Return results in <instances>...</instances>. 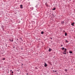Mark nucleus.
I'll return each mask as SVG.
<instances>
[{
	"mask_svg": "<svg viewBox=\"0 0 75 75\" xmlns=\"http://www.w3.org/2000/svg\"><path fill=\"white\" fill-rule=\"evenodd\" d=\"M27 75H28V74L27 73Z\"/></svg>",
	"mask_w": 75,
	"mask_h": 75,
	"instance_id": "aec40b11",
	"label": "nucleus"
},
{
	"mask_svg": "<svg viewBox=\"0 0 75 75\" xmlns=\"http://www.w3.org/2000/svg\"><path fill=\"white\" fill-rule=\"evenodd\" d=\"M75 24L74 23H71V25H72L73 26H74V24Z\"/></svg>",
	"mask_w": 75,
	"mask_h": 75,
	"instance_id": "f03ea898",
	"label": "nucleus"
},
{
	"mask_svg": "<svg viewBox=\"0 0 75 75\" xmlns=\"http://www.w3.org/2000/svg\"><path fill=\"white\" fill-rule=\"evenodd\" d=\"M44 66L45 67H47V64H45L44 65Z\"/></svg>",
	"mask_w": 75,
	"mask_h": 75,
	"instance_id": "39448f33",
	"label": "nucleus"
},
{
	"mask_svg": "<svg viewBox=\"0 0 75 75\" xmlns=\"http://www.w3.org/2000/svg\"><path fill=\"white\" fill-rule=\"evenodd\" d=\"M61 23L62 24H64V21H62V22Z\"/></svg>",
	"mask_w": 75,
	"mask_h": 75,
	"instance_id": "0eeeda50",
	"label": "nucleus"
},
{
	"mask_svg": "<svg viewBox=\"0 0 75 75\" xmlns=\"http://www.w3.org/2000/svg\"><path fill=\"white\" fill-rule=\"evenodd\" d=\"M63 46V45H61V47H62Z\"/></svg>",
	"mask_w": 75,
	"mask_h": 75,
	"instance_id": "dca6fc26",
	"label": "nucleus"
},
{
	"mask_svg": "<svg viewBox=\"0 0 75 75\" xmlns=\"http://www.w3.org/2000/svg\"><path fill=\"white\" fill-rule=\"evenodd\" d=\"M9 40L10 41H11L12 42H13V40H11V39H9Z\"/></svg>",
	"mask_w": 75,
	"mask_h": 75,
	"instance_id": "9d476101",
	"label": "nucleus"
},
{
	"mask_svg": "<svg viewBox=\"0 0 75 75\" xmlns=\"http://www.w3.org/2000/svg\"><path fill=\"white\" fill-rule=\"evenodd\" d=\"M51 51H52V49H51V48H49V52H50Z\"/></svg>",
	"mask_w": 75,
	"mask_h": 75,
	"instance_id": "7ed1b4c3",
	"label": "nucleus"
},
{
	"mask_svg": "<svg viewBox=\"0 0 75 75\" xmlns=\"http://www.w3.org/2000/svg\"><path fill=\"white\" fill-rule=\"evenodd\" d=\"M41 34H44V32H41Z\"/></svg>",
	"mask_w": 75,
	"mask_h": 75,
	"instance_id": "1a4fd4ad",
	"label": "nucleus"
},
{
	"mask_svg": "<svg viewBox=\"0 0 75 75\" xmlns=\"http://www.w3.org/2000/svg\"><path fill=\"white\" fill-rule=\"evenodd\" d=\"M65 36H67V33H65Z\"/></svg>",
	"mask_w": 75,
	"mask_h": 75,
	"instance_id": "423d86ee",
	"label": "nucleus"
},
{
	"mask_svg": "<svg viewBox=\"0 0 75 75\" xmlns=\"http://www.w3.org/2000/svg\"><path fill=\"white\" fill-rule=\"evenodd\" d=\"M5 59V58H3V60H4V59Z\"/></svg>",
	"mask_w": 75,
	"mask_h": 75,
	"instance_id": "2eb2a0df",
	"label": "nucleus"
},
{
	"mask_svg": "<svg viewBox=\"0 0 75 75\" xmlns=\"http://www.w3.org/2000/svg\"><path fill=\"white\" fill-rule=\"evenodd\" d=\"M10 71V72H11L12 71V70H11Z\"/></svg>",
	"mask_w": 75,
	"mask_h": 75,
	"instance_id": "6ab92c4d",
	"label": "nucleus"
},
{
	"mask_svg": "<svg viewBox=\"0 0 75 75\" xmlns=\"http://www.w3.org/2000/svg\"><path fill=\"white\" fill-rule=\"evenodd\" d=\"M65 50L63 52V54H66V51H67V49H65Z\"/></svg>",
	"mask_w": 75,
	"mask_h": 75,
	"instance_id": "f257e3e1",
	"label": "nucleus"
},
{
	"mask_svg": "<svg viewBox=\"0 0 75 75\" xmlns=\"http://www.w3.org/2000/svg\"><path fill=\"white\" fill-rule=\"evenodd\" d=\"M55 72H56V71H55Z\"/></svg>",
	"mask_w": 75,
	"mask_h": 75,
	"instance_id": "412c9836",
	"label": "nucleus"
},
{
	"mask_svg": "<svg viewBox=\"0 0 75 75\" xmlns=\"http://www.w3.org/2000/svg\"><path fill=\"white\" fill-rule=\"evenodd\" d=\"M12 74H13V72L12 71V72H11Z\"/></svg>",
	"mask_w": 75,
	"mask_h": 75,
	"instance_id": "a211bd4d",
	"label": "nucleus"
},
{
	"mask_svg": "<svg viewBox=\"0 0 75 75\" xmlns=\"http://www.w3.org/2000/svg\"><path fill=\"white\" fill-rule=\"evenodd\" d=\"M64 49H65V48H64V47H62V50H64Z\"/></svg>",
	"mask_w": 75,
	"mask_h": 75,
	"instance_id": "f8f14e48",
	"label": "nucleus"
},
{
	"mask_svg": "<svg viewBox=\"0 0 75 75\" xmlns=\"http://www.w3.org/2000/svg\"><path fill=\"white\" fill-rule=\"evenodd\" d=\"M20 6H21V7H20L21 8H23V5H20Z\"/></svg>",
	"mask_w": 75,
	"mask_h": 75,
	"instance_id": "20e7f679",
	"label": "nucleus"
},
{
	"mask_svg": "<svg viewBox=\"0 0 75 75\" xmlns=\"http://www.w3.org/2000/svg\"><path fill=\"white\" fill-rule=\"evenodd\" d=\"M69 53H70V54H72V51H70L69 52Z\"/></svg>",
	"mask_w": 75,
	"mask_h": 75,
	"instance_id": "6e6552de",
	"label": "nucleus"
},
{
	"mask_svg": "<svg viewBox=\"0 0 75 75\" xmlns=\"http://www.w3.org/2000/svg\"><path fill=\"white\" fill-rule=\"evenodd\" d=\"M56 8H53L52 9L53 10H55Z\"/></svg>",
	"mask_w": 75,
	"mask_h": 75,
	"instance_id": "9b49d317",
	"label": "nucleus"
},
{
	"mask_svg": "<svg viewBox=\"0 0 75 75\" xmlns=\"http://www.w3.org/2000/svg\"><path fill=\"white\" fill-rule=\"evenodd\" d=\"M45 5H46V6H48V5H47V3L45 4Z\"/></svg>",
	"mask_w": 75,
	"mask_h": 75,
	"instance_id": "4468645a",
	"label": "nucleus"
},
{
	"mask_svg": "<svg viewBox=\"0 0 75 75\" xmlns=\"http://www.w3.org/2000/svg\"><path fill=\"white\" fill-rule=\"evenodd\" d=\"M66 42H68V41L66 40Z\"/></svg>",
	"mask_w": 75,
	"mask_h": 75,
	"instance_id": "ddd939ff",
	"label": "nucleus"
},
{
	"mask_svg": "<svg viewBox=\"0 0 75 75\" xmlns=\"http://www.w3.org/2000/svg\"><path fill=\"white\" fill-rule=\"evenodd\" d=\"M67 69H65V71H66V72H67Z\"/></svg>",
	"mask_w": 75,
	"mask_h": 75,
	"instance_id": "f3484780",
	"label": "nucleus"
}]
</instances>
